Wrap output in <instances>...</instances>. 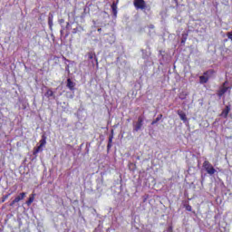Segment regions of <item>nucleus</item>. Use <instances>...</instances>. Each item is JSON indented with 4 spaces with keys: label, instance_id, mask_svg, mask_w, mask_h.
<instances>
[{
    "label": "nucleus",
    "instance_id": "1",
    "mask_svg": "<svg viewBox=\"0 0 232 232\" xmlns=\"http://www.w3.org/2000/svg\"><path fill=\"white\" fill-rule=\"evenodd\" d=\"M203 168L205 169V170L207 171V173L208 175H215V173L217 171L215 169V168L213 167V165H211V163H209V161H208V160L204 161Z\"/></svg>",
    "mask_w": 232,
    "mask_h": 232
},
{
    "label": "nucleus",
    "instance_id": "2",
    "mask_svg": "<svg viewBox=\"0 0 232 232\" xmlns=\"http://www.w3.org/2000/svg\"><path fill=\"white\" fill-rule=\"evenodd\" d=\"M46 146V137L44 135L42 136V139L40 140V145L34 149L33 154L37 155L40 151H43V148Z\"/></svg>",
    "mask_w": 232,
    "mask_h": 232
},
{
    "label": "nucleus",
    "instance_id": "3",
    "mask_svg": "<svg viewBox=\"0 0 232 232\" xmlns=\"http://www.w3.org/2000/svg\"><path fill=\"white\" fill-rule=\"evenodd\" d=\"M46 146V137L44 135L42 136V139L40 140V145L34 149L33 154L37 155L40 151H43V148Z\"/></svg>",
    "mask_w": 232,
    "mask_h": 232
},
{
    "label": "nucleus",
    "instance_id": "4",
    "mask_svg": "<svg viewBox=\"0 0 232 232\" xmlns=\"http://www.w3.org/2000/svg\"><path fill=\"white\" fill-rule=\"evenodd\" d=\"M134 6L137 10H144L146 8V2L144 0H134Z\"/></svg>",
    "mask_w": 232,
    "mask_h": 232
},
{
    "label": "nucleus",
    "instance_id": "5",
    "mask_svg": "<svg viewBox=\"0 0 232 232\" xmlns=\"http://www.w3.org/2000/svg\"><path fill=\"white\" fill-rule=\"evenodd\" d=\"M210 73H213V71H208L207 72L204 73L203 76L199 77V82L201 84H206V82H208V81H209V75Z\"/></svg>",
    "mask_w": 232,
    "mask_h": 232
},
{
    "label": "nucleus",
    "instance_id": "6",
    "mask_svg": "<svg viewBox=\"0 0 232 232\" xmlns=\"http://www.w3.org/2000/svg\"><path fill=\"white\" fill-rule=\"evenodd\" d=\"M143 122H144V119L142 117H139L137 123L134 125V131H139V130L142 128Z\"/></svg>",
    "mask_w": 232,
    "mask_h": 232
},
{
    "label": "nucleus",
    "instance_id": "7",
    "mask_svg": "<svg viewBox=\"0 0 232 232\" xmlns=\"http://www.w3.org/2000/svg\"><path fill=\"white\" fill-rule=\"evenodd\" d=\"M24 197H26V193L22 192L20 194V196H17L11 203L10 206H14V204H17V202H19L20 200H23V198H24Z\"/></svg>",
    "mask_w": 232,
    "mask_h": 232
},
{
    "label": "nucleus",
    "instance_id": "8",
    "mask_svg": "<svg viewBox=\"0 0 232 232\" xmlns=\"http://www.w3.org/2000/svg\"><path fill=\"white\" fill-rule=\"evenodd\" d=\"M230 108L229 106H227L221 112V117H224L226 119V117H227V115H229V111H230Z\"/></svg>",
    "mask_w": 232,
    "mask_h": 232
},
{
    "label": "nucleus",
    "instance_id": "9",
    "mask_svg": "<svg viewBox=\"0 0 232 232\" xmlns=\"http://www.w3.org/2000/svg\"><path fill=\"white\" fill-rule=\"evenodd\" d=\"M67 88H69V90L73 91V88H75V82H72V79H67Z\"/></svg>",
    "mask_w": 232,
    "mask_h": 232
},
{
    "label": "nucleus",
    "instance_id": "10",
    "mask_svg": "<svg viewBox=\"0 0 232 232\" xmlns=\"http://www.w3.org/2000/svg\"><path fill=\"white\" fill-rule=\"evenodd\" d=\"M178 115L179 116L181 121H188V118L186 117V113H184V111H178Z\"/></svg>",
    "mask_w": 232,
    "mask_h": 232
},
{
    "label": "nucleus",
    "instance_id": "11",
    "mask_svg": "<svg viewBox=\"0 0 232 232\" xmlns=\"http://www.w3.org/2000/svg\"><path fill=\"white\" fill-rule=\"evenodd\" d=\"M48 24H49L50 28H52V26H53V14H49Z\"/></svg>",
    "mask_w": 232,
    "mask_h": 232
},
{
    "label": "nucleus",
    "instance_id": "12",
    "mask_svg": "<svg viewBox=\"0 0 232 232\" xmlns=\"http://www.w3.org/2000/svg\"><path fill=\"white\" fill-rule=\"evenodd\" d=\"M228 88L226 87V82L223 84L222 88L219 90V95L222 96L226 92H227Z\"/></svg>",
    "mask_w": 232,
    "mask_h": 232
},
{
    "label": "nucleus",
    "instance_id": "13",
    "mask_svg": "<svg viewBox=\"0 0 232 232\" xmlns=\"http://www.w3.org/2000/svg\"><path fill=\"white\" fill-rule=\"evenodd\" d=\"M35 200V194H32L29 199L26 201L27 206H32V203Z\"/></svg>",
    "mask_w": 232,
    "mask_h": 232
},
{
    "label": "nucleus",
    "instance_id": "14",
    "mask_svg": "<svg viewBox=\"0 0 232 232\" xmlns=\"http://www.w3.org/2000/svg\"><path fill=\"white\" fill-rule=\"evenodd\" d=\"M45 97H53V91H52V89L47 90V92H45Z\"/></svg>",
    "mask_w": 232,
    "mask_h": 232
},
{
    "label": "nucleus",
    "instance_id": "15",
    "mask_svg": "<svg viewBox=\"0 0 232 232\" xmlns=\"http://www.w3.org/2000/svg\"><path fill=\"white\" fill-rule=\"evenodd\" d=\"M111 9H112L114 15H117V5L115 3H113L111 5Z\"/></svg>",
    "mask_w": 232,
    "mask_h": 232
},
{
    "label": "nucleus",
    "instance_id": "16",
    "mask_svg": "<svg viewBox=\"0 0 232 232\" xmlns=\"http://www.w3.org/2000/svg\"><path fill=\"white\" fill-rule=\"evenodd\" d=\"M162 119V115H160V117L156 118V121H152V124H156V122H159Z\"/></svg>",
    "mask_w": 232,
    "mask_h": 232
},
{
    "label": "nucleus",
    "instance_id": "17",
    "mask_svg": "<svg viewBox=\"0 0 232 232\" xmlns=\"http://www.w3.org/2000/svg\"><path fill=\"white\" fill-rule=\"evenodd\" d=\"M88 57H89V59H95V55L93 54V53H90L88 54Z\"/></svg>",
    "mask_w": 232,
    "mask_h": 232
},
{
    "label": "nucleus",
    "instance_id": "18",
    "mask_svg": "<svg viewBox=\"0 0 232 232\" xmlns=\"http://www.w3.org/2000/svg\"><path fill=\"white\" fill-rule=\"evenodd\" d=\"M8 197H10V194L5 195V196L4 197L3 202H5V200H6V198H8Z\"/></svg>",
    "mask_w": 232,
    "mask_h": 232
},
{
    "label": "nucleus",
    "instance_id": "19",
    "mask_svg": "<svg viewBox=\"0 0 232 232\" xmlns=\"http://www.w3.org/2000/svg\"><path fill=\"white\" fill-rule=\"evenodd\" d=\"M167 232H173V227H169L167 230Z\"/></svg>",
    "mask_w": 232,
    "mask_h": 232
},
{
    "label": "nucleus",
    "instance_id": "20",
    "mask_svg": "<svg viewBox=\"0 0 232 232\" xmlns=\"http://www.w3.org/2000/svg\"><path fill=\"white\" fill-rule=\"evenodd\" d=\"M187 210H188V211H191V206H188V207H187Z\"/></svg>",
    "mask_w": 232,
    "mask_h": 232
},
{
    "label": "nucleus",
    "instance_id": "21",
    "mask_svg": "<svg viewBox=\"0 0 232 232\" xmlns=\"http://www.w3.org/2000/svg\"><path fill=\"white\" fill-rule=\"evenodd\" d=\"M111 140H112V138H110V139H109V142H111Z\"/></svg>",
    "mask_w": 232,
    "mask_h": 232
},
{
    "label": "nucleus",
    "instance_id": "22",
    "mask_svg": "<svg viewBox=\"0 0 232 232\" xmlns=\"http://www.w3.org/2000/svg\"><path fill=\"white\" fill-rule=\"evenodd\" d=\"M95 61H96V63H97V59L95 58Z\"/></svg>",
    "mask_w": 232,
    "mask_h": 232
}]
</instances>
